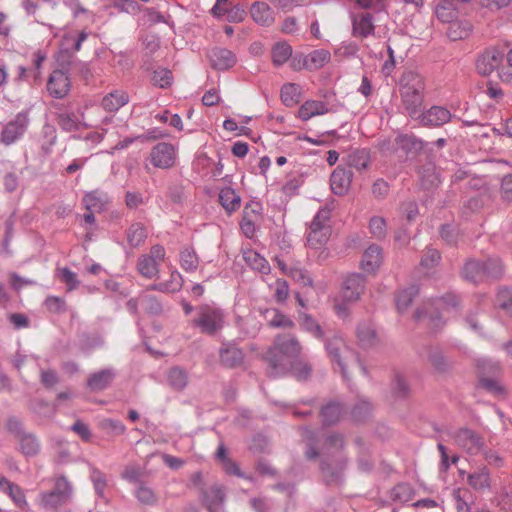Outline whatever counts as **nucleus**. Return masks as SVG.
Here are the masks:
<instances>
[{"label": "nucleus", "instance_id": "f257e3e1", "mask_svg": "<svg viewBox=\"0 0 512 512\" xmlns=\"http://www.w3.org/2000/svg\"><path fill=\"white\" fill-rule=\"evenodd\" d=\"M425 88V80L419 73L412 70L403 73L399 89L401 103L412 119H418L421 116Z\"/></svg>", "mask_w": 512, "mask_h": 512}, {"label": "nucleus", "instance_id": "f03ea898", "mask_svg": "<svg viewBox=\"0 0 512 512\" xmlns=\"http://www.w3.org/2000/svg\"><path fill=\"white\" fill-rule=\"evenodd\" d=\"M300 351L301 345L293 335H278L273 346L268 349L265 359L276 370L284 368L292 358L299 355Z\"/></svg>", "mask_w": 512, "mask_h": 512}, {"label": "nucleus", "instance_id": "7ed1b4c3", "mask_svg": "<svg viewBox=\"0 0 512 512\" xmlns=\"http://www.w3.org/2000/svg\"><path fill=\"white\" fill-rule=\"evenodd\" d=\"M364 288L365 280L359 274H352L344 280L342 290L334 306L339 317L346 318L349 315L348 304L358 301Z\"/></svg>", "mask_w": 512, "mask_h": 512}, {"label": "nucleus", "instance_id": "20e7f679", "mask_svg": "<svg viewBox=\"0 0 512 512\" xmlns=\"http://www.w3.org/2000/svg\"><path fill=\"white\" fill-rule=\"evenodd\" d=\"M193 325L199 328L200 332L207 335H214L223 328V312L209 305L198 308L197 316L192 321Z\"/></svg>", "mask_w": 512, "mask_h": 512}, {"label": "nucleus", "instance_id": "39448f33", "mask_svg": "<svg viewBox=\"0 0 512 512\" xmlns=\"http://www.w3.org/2000/svg\"><path fill=\"white\" fill-rule=\"evenodd\" d=\"M326 349L331 360L340 367L344 377H346L347 369L350 366H355L358 362L355 353L346 346L340 337L331 338L326 344Z\"/></svg>", "mask_w": 512, "mask_h": 512}, {"label": "nucleus", "instance_id": "423d86ee", "mask_svg": "<svg viewBox=\"0 0 512 512\" xmlns=\"http://www.w3.org/2000/svg\"><path fill=\"white\" fill-rule=\"evenodd\" d=\"M165 254L163 246H152L149 254H143L138 258L137 271L148 279L156 277L159 273V265L163 262Z\"/></svg>", "mask_w": 512, "mask_h": 512}, {"label": "nucleus", "instance_id": "0eeeda50", "mask_svg": "<svg viewBox=\"0 0 512 512\" xmlns=\"http://www.w3.org/2000/svg\"><path fill=\"white\" fill-rule=\"evenodd\" d=\"M454 443L469 455H477L484 449V438L474 430L460 428L453 433Z\"/></svg>", "mask_w": 512, "mask_h": 512}, {"label": "nucleus", "instance_id": "6e6552de", "mask_svg": "<svg viewBox=\"0 0 512 512\" xmlns=\"http://www.w3.org/2000/svg\"><path fill=\"white\" fill-rule=\"evenodd\" d=\"M29 125L27 113H18L14 119L5 124L0 134V142L9 146L18 141L26 132Z\"/></svg>", "mask_w": 512, "mask_h": 512}, {"label": "nucleus", "instance_id": "1a4fd4ad", "mask_svg": "<svg viewBox=\"0 0 512 512\" xmlns=\"http://www.w3.org/2000/svg\"><path fill=\"white\" fill-rule=\"evenodd\" d=\"M152 165L160 169H168L176 162V151L173 145L165 142L155 145L150 152Z\"/></svg>", "mask_w": 512, "mask_h": 512}, {"label": "nucleus", "instance_id": "9d476101", "mask_svg": "<svg viewBox=\"0 0 512 512\" xmlns=\"http://www.w3.org/2000/svg\"><path fill=\"white\" fill-rule=\"evenodd\" d=\"M503 54L496 48L485 50L476 60V70L482 76H488L500 67Z\"/></svg>", "mask_w": 512, "mask_h": 512}, {"label": "nucleus", "instance_id": "9b49d317", "mask_svg": "<svg viewBox=\"0 0 512 512\" xmlns=\"http://www.w3.org/2000/svg\"><path fill=\"white\" fill-rule=\"evenodd\" d=\"M261 219V205L257 202L247 204L243 210L240 228L247 238H253L256 233L257 224Z\"/></svg>", "mask_w": 512, "mask_h": 512}, {"label": "nucleus", "instance_id": "f8f14e48", "mask_svg": "<svg viewBox=\"0 0 512 512\" xmlns=\"http://www.w3.org/2000/svg\"><path fill=\"white\" fill-rule=\"evenodd\" d=\"M69 485L65 479H58L54 491L41 496V505L46 509H56L68 499Z\"/></svg>", "mask_w": 512, "mask_h": 512}, {"label": "nucleus", "instance_id": "ddd939ff", "mask_svg": "<svg viewBox=\"0 0 512 512\" xmlns=\"http://www.w3.org/2000/svg\"><path fill=\"white\" fill-rule=\"evenodd\" d=\"M451 119V113L444 107L432 106L426 112H423L421 108V116L418 117V121L423 126H442L449 122Z\"/></svg>", "mask_w": 512, "mask_h": 512}, {"label": "nucleus", "instance_id": "4468645a", "mask_svg": "<svg viewBox=\"0 0 512 512\" xmlns=\"http://www.w3.org/2000/svg\"><path fill=\"white\" fill-rule=\"evenodd\" d=\"M47 89L55 98L65 97L70 90V80L68 75L62 70H55L51 73Z\"/></svg>", "mask_w": 512, "mask_h": 512}, {"label": "nucleus", "instance_id": "2eb2a0df", "mask_svg": "<svg viewBox=\"0 0 512 512\" xmlns=\"http://www.w3.org/2000/svg\"><path fill=\"white\" fill-rule=\"evenodd\" d=\"M382 263V250L378 245H370L363 253L360 267L367 273H374Z\"/></svg>", "mask_w": 512, "mask_h": 512}, {"label": "nucleus", "instance_id": "dca6fc26", "mask_svg": "<svg viewBox=\"0 0 512 512\" xmlns=\"http://www.w3.org/2000/svg\"><path fill=\"white\" fill-rule=\"evenodd\" d=\"M209 59L213 68L227 70L236 64L235 55L224 48H214L209 53Z\"/></svg>", "mask_w": 512, "mask_h": 512}, {"label": "nucleus", "instance_id": "f3484780", "mask_svg": "<svg viewBox=\"0 0 512 512\" xmlns=\"http://www.w3.org/2000/svg\"><path fill=\"white\" fill-rule=\"evenodd\" d=\"M352 174L344 168L337 167L331 174L330 186L336 195H344L351 184Z\"/></svg>", "mask_w": 512, "mask_h": 512}, {"label": "nucleus", "instance_id": "a211bd4d", "mask_svg": "<svg viewBox=\"0 0 512 512\" xmlns=\"http://www.w3.org/2000/svg\"><path fill=\"white\" fill-rule=\"evenodd\" d=\"M467 483L471 488L478 492H487L491 488V475L486 467H481L478 470L468 474Z\"/></svg>", "mask_w": 512, "mask_h": 512}, {"label": "nucleus", "instance_id": "6ab92c4d", "mask_svg": "<svg viewBox=\"0 0 512 512\" xmlns=\"http://www.w3.org/2000/svg\"><path fill=\"white\" fill-rule=\"evenodd\" d=\"M328 112L327 105L322 101L308 100L299 108L298 116L303 121H308L312 117L324 115Z\"/></svg>", "mask_w": 512, "mask_h": 512}, {"label": "nucleus", "instance_id": "aec40b11", "mask_svg": "<svg viewBox=\"0 0 512 512\" xmlns=\"http://www.w3.org/2000/svg\"><path fill=\"white\" fill-rule=\"evenodd\" d=\"M374 32L373 19L370 14H361L354 17L352 34L354 37L365 38Z\"/></svg>", "mask_w": 512, "mask_h": 512}, {"label": "nucleus", "instance_id": "412c9836", "mask_svg": "<svg viewBox=\"0 0 512 512\" xmlns=\"http://www.w3.org/2000/svg\"><path fill=\"white\" fill-rule=\"evenodd\" d=\"M458 303V299L454 295H447L445 298L440 299L436 302V309L441 310V313L437 311L436 313L430 312L429 319L433 323L435 327H439V320L441 317L448 315L452 308H454Z\"/></svg>", "mask_w": 512, "mask_h": 512}, {"label": "nucleus", "instance_id": "4be33fe9", "mask_svg": "<svg viewBox=\"0 0 512 512\" xmlns=\"http://www.w3.org/2000/svg\"><path fill=\"white\" fill-rule=\"evenodd\" d=\"M129 102L126 92L115 90L103 97L101 105L108 112H115Z\"/></svg>", "mask_w": 512, "mask_h": 512}, {"label": "nucleus", "instance_id": "5701e85b", "mask_svg": "<svg viewBox=\"0 0 512 512\" xmlns=\"http://www.w3.org/2000/svg\"><path fill=\"white\" fill-rule=\"evenodd\" d=\"M243 360V352L235 346L229 345L221 348L220 350V361L228 368L240 366L243 363Z\"/></svg>", "mask_w": 512, "mask_h": 512}, {"label": "nucleus", "instance_id": "b1692460", "mask_svg": "<svg viewBox=\"0 0 512 512\" xmlns=\"http://www.w3.org/2000/svg\"><path fill=\"white\" fill-rule=\"evenodd\" d=\"M253 20L261 25H270L274 22L273 11L265 2H256L250 9Z\"/></svg>", "mask_w": 512, "mask_h": 512}, {"label": "nucleus", "instance_id": "393cba45", "mask_svg": "<svg viewBox=\"0 0 512 512\" xmlns=\"http://www.w3.org/2000/svg\"><path fill=\"white\" fill-rule=\"evenodd\" d=\"M114 378L110 369L102 370L90 375L87 381L88 387L93 391H100L107 388Z\"/></svg>", "mask_w": 512, "mask_h": 512}, {"label": "nucleus", "instance_id": "a878e982", "mask_svg": "<svg viewBox=\"0 0 512 512\" xmlns=\"http://www.w3.org/2000/svg\"><path fill=\"white\" fill-rule=\"evenodd\" d=\"M183 286V278L178 271H172L168 281L151 285L150 290H157L164 293H175Z\"/></svg>", "mask_w": 512, "mask_h": 512}, {"label": "nucleus", "instance_id": "bb28decb", "mask_svg": "<svg viewBox=\"0 0 512 512\" xmlns=\"http://www.w3.org/2000/svg\"><path fill=\"white\" fill-rule=\"evenodd\" d=\"M463 275L473 282L481 281L486 278L485 264L480 260H469L464 266Z\"/></svg>", "mask_w": 512, "mask_h": 512}, {"label": "nucleus", "instance_id": "cd10ccee", "mask_svg": "<svg viewBox=\"0 0 512 512\" xmlns=\"http://www.w3.org/2000/svg\"><path fill=\"white\" fill-rule=\"evenodd\" d=\"M302 95V88L295 83H286L281 88V100L287 107L296 105Z\"/></svg>", "mask_w": 512, "mask_h": 512}, {"label": "nucleus", "instance_id": "c85d7f7f", "mask_svg": "<svg viewBox=\"0 0 512 512\" xmlns=\"http://www.w3.org/2000/svg\"><path fill=\"white\" fill-rule=\"evenodd\" d=\"M332 230H314L309 229L307 233V246L310 249L320 250L322 249L328 242L331 236Z\"/></svg>", "mask_w": 512, "mask_h": 512}, {"label": "nucleus", "instance_id": "c756f323", "mask_svg": "<svg viewBox=\"0 0 512 512\" xmlns=\"http://www.w3.org/2000/svg\"><path fill=\"white\" fill-rule=\"evenodd\" d=\"M243 259L252 269L261 273H267L270 270L267 260L252 249L243 251Z\"/></svg>", "mask_w": 512, "mask_h": 512}, {"label": "nucleus", "instance_id": "7c9ffc66", "mask_svg": "<svg viewBox=\"0 0 512 512\" xmlns=\"http://www.w3.org/2000/svg\"><path fill=\"white\" fill-rule=\"evenodd\" d=\"M224 493L221 488L213 486L204 494V502L209 512H217L223 503Z\"/></svg>", "mask_w": 512, "mask_h": 512}, {"label": "nucleus", "instance_id": "2f4dec72", "mask_svg": "<svg viewBox=\"0 0 512 512\" xmlns=\"http://www.w3.org/2000/svg\"><path fill=\"white\" fill-rule=\"evenodd\" d=\"M331 59V54L326 49H317L307 54L308 70L315 71L325 66Z\"/></svg>", "mask_w": 512, "mask_h": 512}, {"label": "nucleus", "instance_id": "473e14b6", "mask_svg": "<svg viewBox=\"0 0 512 512\" xmlns=\"http://www.w3.org/2000/svg\"><path fill=\"white\" fill-rule=\"evenodd\" d=\"M272 63L281 66L292 57V47L286 42L276 43L271 51Z\"/></svg>", "mask_w": 512, "mask_h": 512}, {"label": "nucleus", "instance_id": "72a5a7b5", "mask_svg": "<svg viewBox=\"0 0 512 512\" xmlns=\"http://www.w3.org/2000/svg\"><path fill=\"white\" fill-rule=\"evenodd\" d=\"M219 201L228 212L236 211L240 207L241 199L232 188H223L219 193Z\"/></svg>", "mask_w": 512, "mask_h": 512}, {"label": "nucleus", "instance_id": "f704fd0d", "mask_svg": "<svg viewBox=\"0 0 512 512\" xmlns=\"http://www.w3.org/2000/svg\"><path fill=\"white\" fill-rule=\"evenodd\" d=\"M265 318L271 327L275 328H292L293 321L286 315L280 313L276 309H269L265 311Z\"/></svg>", "mask_w": 512, "mask_h": 512}, {"label": "nucleus", "instance_id": "c9c22d12", "mask_svg": "<svg viewBox=\"0 0 512 512\" xmlns=\"http://www.w3.org/2000/svg\"><path fill=\"white\" fill-rule=\"evenodd\" d=\"M356 334L359 342L363 346H371L377 340L376 331L373 325L369 322L359 324Z\"/></svg>", "mask_w": 512, "mask_h": 512}, {"label": "nucleus", "instance_id": "e433bc0d", "mask_svg": "<svg viewBox=\"0 0 512 512\" xmlns=\"http://www.w3.org/2000/svg\"><path fill=\"white\" fill-rule=\"evenodd\" d=\"M199 265V258L194 249L185 247L180 252V266L186 272H194Z\"/></svg>", "mask_w": 512, "mask_h": 512}, {"label": "nucleus", "instance_id": "4c0bfd02", "mask_svg": "<svg viewBox=\"0 0 512 512\" xmlns=\"http://www.w3.org/2000/svg\"><path fill=\"white\" fill-rule=\"evenodd\" d=\"M147 238L145 227L140 223L132 224L127 231V240L132 247H139Z\"/></svg>", "mask_w": 512, "mask_h": 512}, {"label": "nucleus", "instance_id": "58836bf2", "mask_svg": "<svg viewBox=\"0 0 512 512\" xmlns=\"http://www.w3.org/2000/svg\"><path fill=\"white\" fill-rule=\"evenodd\" d=\"M415 491L411 485L407 483L397 484L391 492V498L394 501L406 503L414 498Z\"/></svg>", "mask_w": 512, "mask_h": 512}, {"label": "nucleus", "instance_id": "ea45409f", "mask_svg": "<svg viewBox=\"0 0 512 512\" xmlns=\"http://www.w3.org/2000/svg\"><path fill=\"white\" fill-rule=\"evenodd\" d=\"M368 230L372 237L382 239L387 234V223L382 216H372L368 222Z\"/></svg>", "mask_w": 512, "mask_h": 512}, {"label": "nucleus", "instance_id": "a19ab883", "mask_svg": "<svg viewBox=\"0 0 512 512\" xmlns=\"http://www.w3.org/2000/svg\"><path fill=\"white\" fill-rule=\"evenodd\" d=\"M138 305L144 306L153 313L160 311V304L155 299H150L146 295H141L137 299H130L127 302V307L130 311L135 312Z\"/></svg>", "mask_w": 512, "mask_h": 512}, {"label": "nucleus", "instance_id": "79ce46f5", "mask_svg": "<svg viewBox=\"0 0 512 512\" xmlns=\"http://www.w3.org/2000/svg\"><path fill=\"white\" fill-rule=\"evenodd\" d=\"M331 211L328 208L320 209L313 218L310 228L314 230H332L330 225Z\"/></svg>", "mask_w": 512, "mask_h": 512}, {"label": "nucleus", "instance_id": "37998d69", "mask_svg": "<svg viewBox=\"0 0 512 512\" xmlns=\"http://www.w3.org/2000/svg\"><path fill=\"white\" fill-rule=\"evenodd\" d=\"M106 201V195L98 191L87 193L83 198L84 206L87 210H101Z\"/></svg>", "mask_w": 512, "mask_h": 512}, {"label": "nucleus", "instance_id": "c03bdc74", "mask_svg": "<svg viewBox=\"0 0 512 512\" xmlns=\"http://www.w3.org/2000/svg\"><path fill=\"white\" fill-rule=\"evenodd\" d=\"M418 294V290L416 287L411 286L407 289H404L399 292L396 298V306L399 312H404L414 299V297Z\"/></svg>", "mask_w": 512, "mask_h": 512}, {"label": "nucleus", "instance_id": "a18cd8bd", "mask_svg": "<svg viewBox=\"0 0 512 512\" xmlns=\"http://www.w3.org/2000/svg\"><path fill=\"white\" fill-rule=\"evenodd\" d=\"M321 415L326 424H333L340 419L342 407L339 403H330L323 407Z\"/></svg>", "mask_w": 512, "mask_h": 512}, {"label": "nucleus", "instance_id": "49530a36", "mask_svg": "<svg viewBox=\"0 0 512 512\" xmlns=\"http://www.w3.org/2000/svg\"><path fill=\"white\" fill-rule=\"evenodd\" d=\"M57 123L61 127V129L72 132L76 131L80 128L81 123L78 118L74 114L70 113H61L57 117Z\"/></svg>", "mask_w": 512, "mask_h": 512}, {"label": "nucleus", "instance_id": "de8ad7c7", "mask_svg": "<svg viewBox=\"0 0 512 512\" xmlns=\"http://www.w3.org/2000/svg\"><path fill=\"white\" fill-rule=\"evenodd\" d=\"M168 382L174 389L181 390L187 385V375L182 369L174 367L168 373Z\"/></svg>", "mask_w": 512, "mask_h": 512}, {"label": "nucleus", "instance_id": "09e8293b", "mask_svg": "<svg viewBox=\"0 0 512 512\" xmlns=\"http://www.w3.org/2000/svg\"><path fill=\"white\" fill-rule=\"evenodd\" d=\"M369 156L365 150H357L348 156V165L357 170H363L368 167Z\"/></svg>", "mask_w": 512, "mask_h": 512}, {"label": "nucleus", "instance_id": "8fccbe9b", "mask_svg": "<svg viewBox=\"0 0 512 512\" xmlns=\"http://www.w3.org/2000/svg\"><path fill=\"white\" fill-rule=\"evenodd\" d=\"M3 492L8 494L17 507L23 509L27 506L25 495L18 485L10 483Z\"/></svg>", "mask_w": 512, "mask_h": 512}, {"label": "nucleus", "instance_id": "3c124183", "mask_svg": "<svg viewBox=\"0 0 512 512\" xmlns=\"http://www.w3.org/2000/svg\"><path fill=\"white\" fill-rule=\"evenodd\" d=\"M172 80V73L168 69L159 68L153 73L152 82L160 88H168L171 85Z\"/></svg>", "mask_w": 512, "mask_h": 512}, {"label": "nucleus", "instance_id": "603ef678", "mask_svg": "<svg viewBox=\"0 0 512 512\" xmlns=\"http://www.w3.org/2000/svg\"><path fill=\"white\" fill-rule=\"evenodd\" d=\"M135 495H136V498L141 503H143L145 505H154V504L157 503V500H158V498H157L156 494L154 493V491L151 488H149V487H147V486H145L143 484H141L138 487Z\"/></svg>", "mask_w": 512, "mask_h": 512}, {"label": "nucleus", "instance_id": "864d4df0", "mask_svg": "<svg viewBox=\"0 0 512 512\" xmlns=\"http://www.w3.org/2000/svg\"><path fill=\"white\" fill-rule=\"evenodd\" d=\"M300 325L304 330L311 333L316 338H320L323 335L320 325L309 315L305 314L301 316Z\"/></svg>", "mask_w": 512, "mask_h": 512}, {"label": "nucleus", "instance_id": "5fc2aeb1", "mask_svg": "<svg viewBox=\"0 0 512 512\" xmlns=\"http://www.w3.org/2000/svg\"><path fill=\"white\" fill-rule=\"evenodd\" d=\"M485 264L486 278H497L503 273V265L498 258H488L483 261Z\"/></svg>", "mask_w": 512, "mask_h": 512}, {"label": "nucleus", "instance_id": "6e6d98bb", "mask_svg": "<svg viewBox=\"0 0 512 512\" xmlns=\"http://www.w3.org/2000/svg\"><path fill=\"white\" fill-rule=\"evenodd\" d=\"M20 448L27 456L35 455L39 450V444L32 435H24L20 439Z\"/></svg>", "mask_w": 512, "mask_h": 512}, {"label": "nucleus", "instance_id": "4d7b16f0", "mask_svg": "<svg viewBox=\"0 0 512 512\" xmlns=\"http://www.w3.org/2000/svg\"><path fill=\"white\" fill-rule=\"evenodd\" d=\"M496 305L512 315V291L501 289L497 294Z\"/></svg>", "mask_w": 512, "mask_h": 512}, {"label": "nucleus", "instance_id": "13d9d810", "mask_svg": "<svg viewBox=\"0 0 512 512\" xmlns=\"http://www.w3.org/2000/svg\"><path fill=\"white\" fill-rule=\"evenodd\" d=\"M100 427L107 433L113 435H121L126 430L124 424L121 421L112 419H104L101 421Z\"/></svg>", "mask_w": 512, "mask_h": 512}, {"label": "nucleus", "instance_id": "bf43d9fd", "mask_svg": "<svg viewBox=\"0 0 512 512\" xmlns=\"http://www.w3.org/2000/svg\"><path fill=\"white\" fill-rule=\"evenodd\" d=\"M58 272L61 275V280L65 282V284L67 285V289L69 291L74 290L78 287L79 281L77 279L76 273H74L68 268L59 269Z\"/></svg>", "mask_w": 512, "mask_h": 512}, {"label": "nucleus", "instance_id": "052dcab7", "mask_svg": "<svg viewBox=\"0 0 512 512\" xmlns=\"http://www.w3.org/2000/svg\"><path fill=\"white\" fill-rule=\"evenodd\" d=\"M289 276L303 286H308L312 283L307 272L298 266H293L289 269Z\"/></svg>", "mask_w": 512, "mask_h": 512}, {"label": "nucleus", "instance_id": "680f3d73", "mask_svg": "<svg viewBox=\"0 0 512 512\" xmlns=\"http://www.w3.org/2000/svg\"><path fill=\"white\" fill-rule=\"evenodd\" d=\"M440 260V254L436 249H428L424 256L421 258L420 265L429 269L434 267Z\"/></svg>", "mask_w": 512, "mask_h": 512}, {"label": "nucleus", "instance_id": "e2e57ef3", "mask_svg": "<svg viewBox=\"0 0 512 512\" xmlns=\"http://www.w3.org/2000/svg\"><path fill=\"white\" fill-rule=\"evenodd\" d=\"M245 15H246V13L243 8H241L239 6H233V7L228 8L224 17L229 22H241L244 19Z\"/></svg>", "mask_w": 512, "mask_h": 512}, {"label": "nucleus", "instance_id": "0e129e2a", "mask_svg": "<svg viewBox=\"0 0 512 512\" xmlns=\"http://www.w3.org/2000/svg\"><path fill=\"white\" fill-rule=\"evenodd\" d=\"M275 298L279 302H283L287 299L289 294L288 284L285 280L278 279L275 283Z\"/></svg>", "mask_w": 512, "mask_h": 512}, {"label": "nucleus", "instance_id": "69168bd1", "mask_svg": "<svg viewBox=\"0 0 512 512\" xmlns=\"http://www.w3.org/2000/svg\"><path fill=\"white\" fill-rule=\"evenodd\" d=\"M290 67L294 71H300L303 69L308 70V62H307V55L304 54H296L293 57L290 58Z\"/></svg>", "mask_w": 512, "mask_h": 512}, {"label": "nucleus", "instance_id": "338daca9", "mask_svg": "<svg viewBox=\"0 0 512 512\" xmlns=\"http://www.w3.org/2000/svg\"><path fill=\"white\" fill-rule=\"evenodd\" d=\"M223 128L229 132H237V135H248L249 129L245 126H238L235 120L226 119L223 122Z\"/></svg>", "mask_w": 512, "mask_h": 512}, {"label": "nucleus", "instance_id": "774afa93", "mask_svg": "<svg viewBox=\"0 0 512 512\" xmlns=\"http://www.w3.org/2000/svg\"><path fill=\"white\" fill-rule=\"evenodd\" d=\"M389 191V185L386 181L382 179H378L374 182L372 186V194L376 198H383L388 194Z\"/></svg>", "mask_w": 512, "mask_h": 512}]
</instances>
